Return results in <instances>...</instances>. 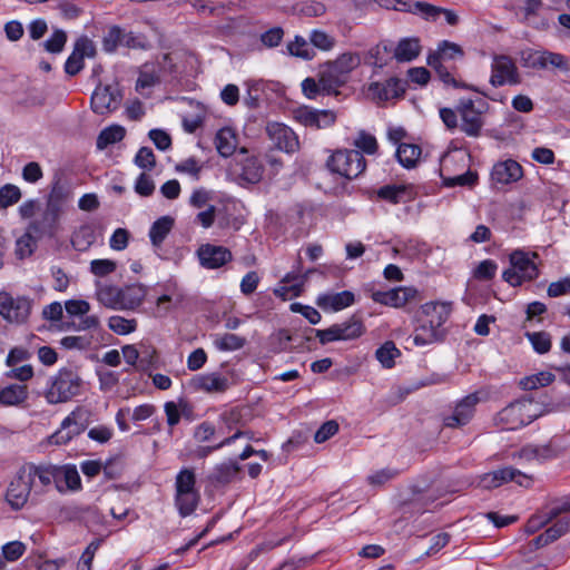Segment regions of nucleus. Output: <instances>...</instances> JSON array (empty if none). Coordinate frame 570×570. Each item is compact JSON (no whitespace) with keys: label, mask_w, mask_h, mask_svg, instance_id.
Wrapping results in <instances>:
<instances>
[{"label":"nucleus","mask_w":570,"mask_h":570,"mask_svg":"<svg viewBox=\"0 0 570 570\" xmlns=\"http://www.w3.org/2000/svg\"><path fill=\"white\" fill-rule=\"evenodd\" d=\"M28 396V387L24 384L0 387V404L3 406H19L27 401Z\"/></svg>","instance_id":"nucleus-36"},{"label":"nucleus","mask_w":570,"mask_h":570,"mask_svg":"<svg viewBox=\"0 0 570 570\" xmlns=\"http://www.w3.org/2000/svg\"><path fill=\"white\" fill-rule=\"evenodd\" d=\"M108 327L118 335H127L137 328V321L135 318L128 320L119 315H114L108 318Z\"/></svg>","instance_id":"nucleus-50"},{"label":"nucleus","mask_w":570,"mask_h":570,"mask_svg":"<svg viewBox=\"0 0 570 570\" xmlns=\"http://www.w3.org/2000/svg\"><path fill=\"white\" fill-rule=\"evenodd\" d=\"M53 469L52 484L59 493L78 492L82 489L81 479L75 464H53Z\"/></svg>","instance_id":"nucleus-24"},{"label":"nucleus","mask_w":570,"mask_h":570,"mask_svg":"<svg viewBox=\"0 0 570 570\" xmlns=\"http://www.w3.org/2000/svg\"><path fill=\"white\" fill-rule=\"evenodd\" d=\"M195 389L207 393H224L229 387V380L217 372L202 374L193 379Z\"/></svg>","instance_id":"nucleus-32"},{"label":"nucleus","mask_w":570,"mask_h":570,"mask_svg":"<svg viewBox=\"0 0 570 570\" xmlns=\"http://www.w3.org/2000/svg\"><path fill=\"white\" fill-rule=\"evenodd\" d=\"M490 83L498 88L505 85L515 86L522 79L514 60L507 55H495L491 63Z\"/></svg>","instance_id":"nucleus-14"},{"label":"nucleus","mask_w":570,"mask_h":570,"mask_svg":"<svg viewBox=\"0 0 570 570\" xmlns=\"http://www.w3.org/2000/svg\"><path fill=\"white\" fill-rule=\"evenodd\" d=\"M451 312L450 303L429 302L422 305L424 318L440 330H443V325L449 320Z\"/></svg>","instance_id":"nucleus-33"},{"label":"nucleus","mask_w":570,"mask_h":570,"mask_svg":"<svg viewBox=\"0 0 570 570\" xmlns=\"http://www.w3.org/2000/svg\"><path fill=\"white\" fill-rule=\"evenodd\" d=\"M510 481L525 488L530 487L532 482L530 476L510 466L489 472L482 478L485 488H499Z\"/></svg>","instance_id":"nucleus-25"},{"label":"nucleus","mask_w":570,"mask_h":570,"mask_svg":"<svg viewBox=\"0 0 570 570\" xmlns=\"http://www.w3.org/2000/svg\"><path fill=\"white\" fill-rule=\"evenodd\" d=\"M539 255L537 253H529L521 249H515L510 254L511 267L505 269L502 278L511 286H520L523 282H530L539 276V268L535 259Z\"/></svg>","instance_id":"nucleus-6"},{"label":"nucleus","mask_w":570,"mask_h":570,"mask_svg":"<svg viewBox=\"0 0 570 570\" xmlns=\"http://www.w3.org/2000/svg\"><path fill=\"white\" fill-rule=\"evenodd\" d=\"M287 50L292 56L303 59H312L314 56V51L307 40L301 36H296L295 39L287 45Z\"/></svg>","instance_id":"nucleus-54"},{"label":"nucleus","mask_w":570,"mask_h":570,"mask_svg":"<svg viewBox=\"0 0 570 570\" xmlns=\"http://www.w3.org/2000/svg\"><path fill=\"white\" fill-rule=\"evenodd\" d=\"M463 58L464 50L460 45L442 40L439 42L436 50L429 55L428 65L435 70L438 78L445 87L472 90L485 95L476 87L461 79L460 70L455 62L458 60L462 61Z\"/></svg>","instance_id":"nucleus-1"},{"label":"nucleus","mask_w":570,"mask_h":570,"mask_svg":"<svg viewBox=\"0 0 570 570\" xmlns=\"http://www.w3.org/2000/svg\"><path fill=\"white\" fill-rule=\"evenodd\" d=\"M360 63V56L352 52L342 53L334 61H328L322 68L323 86L337 92V88L346 82L348 73Z\"/></svg>","instance_id":"nucleus-9"},{"label":"nucleus","mask_w":570,"mask_h":570,"mask_svg":"<svg viewBox=\"0 0 570 570\" xmlns=\"http://www.w3.org/2000/svg\"><path fill=\"white\" fill-rule=\"evenodd\" d=\"M91 411L85 406H77L63 419L59 430L48 439L50 444L65 445L75 436L81 434L91 422Z\"/></svg>","instance_id":"nucleus-8"},{"label":"nucleus","mask_w":570,"mask_h":570,"mask_svg":"<svg viewBox=\"0 0 570 570\" xmlns=\"http://www.w3.org/2000/svg\"><path fill=\"white\" fill-rule=\"evenodd\" d=\"M124 37V29L118 26H112L108 29L102 38V48L106 52H115L121 46Z\"/></svg>","instance_id":"nucleus-51"},{"label":"nucleus","mask_w":570,"mask_h":570,"mask_svg":"<svg viewBox=\"0 0 570 570\" xmlns=\"http://www.w3.org/2000/svg\"><path fill=\"white\" fill-rule=\"evenodd\" d=\"M406 91V82L399 78H390L383 82H373L368 87V92L377 101H387L399 99Z\"/></svg>","instance_id":"nucleus-27"},{"label":"nucleus","mask_w":570,"mask_h":570,"mask_svg":"<svg viewBox=\"0 0 570 570\" xmlns=\"http://www.w3.org/2000/svg\"><path fill=\"white\" fill-rule=\"evenodd\" d=\"M96 242V229L92 224H83L71 236V245L78 252L87 250Z\"/></svg>","instance_id":"nucleus-40"},{"label":"nucleus","mask_w":570,"mask_h":570,"mask_svg":"<svg viewBox=\"0 0 570 570\" xmlns=\"http://www.w3.org/2000/svg\"><path fill=\"white\" fill-rule=\"evenodd\" d=\"M535 352L548 353L551 348V336L547 332H534L527 334Z\"/></svg>","instance_id":"nucleus-58"},{"label":"nucleus","mask_w":570,"mask_h":570,"mask_svg":"<svg viewBox=\"0 0 570 570\" xmlns=\"http://www.w3.org/2000/svg\"><path fill=\"white\" fill-rule=\"evenodd\" d=\"M121 101V96L116 87L99 85L91 96V108L98 115H106L116 110Z\"/></svg>","instance_id":"nucleus-23"},{"label":"nucleus","mask_w":570,"mask_h":570,"mask_svg":"<svg viewBox=\"0 0 570 570\" xmlns=\"http://www.w3.org/2000/svg\"><path fill=\"white\" fill-rule=\"evenodd\" d=\"M140 360H139V365H140V368L146 371L153 366H155L158 362V355H157V350L150 345V344H145V343H141L140 344Z\"/></svg>","instance_id":"nucleus-60"},{"label":"nucleus","mask_w":570,"mask_h":570,"mask_svg":"<svg viewBox=\"0 0 570 570\" xmlns=\"http://www.w3.org/2000/svg\"><path fill=\"white\" fill-rule=\"evenodd\" d=\"M23 475L29 481L33 491V497H40L48 492L55 480V469L52 463H26L20 466Z\"/></svg>","instance_id":"nucleus-15"},{"label":"nucleus","mask_w":570,"mask_h":570,"mask_svg":"<svg viewBox=\"0 0 570 570\" xmlns=\"http://www.w3.org/2000/svg\"><path fill=\"white\" fill-rule=\"evenodd\" d=\"M83 384L77 371L62 367L49 379L43 395L49 404L67 403L82 393Z\"/></svg>","instance_id":"nucleus-2"},{"label":"nucleus","mask_w":570,"mask_h":570,"mask_svg":"<svg viewBox=\"0 0 570 570\" xmlns=\"http://www.w3.org/2000/svg\"><path fill=\"white\" fill-rule=\"evenodd\" d=\"M239 471L240 466L236 462H223L213 469L212 473L208 475V480L214 485H226L237 478Z\"/></svg>","instance_id":"nucleus-34"},{"label":"nucleus","mask_w":570,"mask_h":570,"mask_svg":"<svg viewBox=\"0 0 570 570\" xmlns=\"http://www.w3.org/2000/svg\"><path fill=\"white\" fill-rule=\"evenodd\" d=\"M533 65L539 66L540 69H546L550 66L564 71L569 70L568 58L562 53L549 50L540 51V58Z\"/></svg>","instance_id":"nucleus-45"},{"label":"nucleus","mask_w":570,"mask_h":570,"mask_svg":"<svg viewBox=\"0 0 570 570\" xmlns=\"http://www.w3.org/2000/svg\"><path fill=\"white\" fill-rule=\"evenodd\" d=\"M245 434H247V433L240 432V430H239L236 433H234L233 435L225 438L223 441H220L219 443H217L215 445L199 446L195 450V456L198 459H204V458L208 456L209 454H212L214 451H217L226 445H230L236 440H238L242 435H245Z\"/></svg>","instance_id":"nucleus-56"},{"label":"nucleus","mask_w":570,"mask_h":570,"mask_svg":"<svg viewBox=\"0 0 570 570\" xmlns=\"http://www.w3.org/2000/svg\"><path fill=\"white\" fill-rule=\"evenodd\" d=\"M444 334V330L438 328L429 323L426 318H423L414 331L413 342L417 346H424L441 341Z\"/></svg>","instance_id":"nucleus-35"},{"label":"nucleus","mask_w":570,"mask_h":570,"mask_svg":"<svg viewBox=\"0 0 570 570\" xmlns=\"http://www.w3.org/2000/svg\"><path fill=\"white\" fill-rule=\"evenodd\" d=\"M522 176V166L513 159L497 163L491 171L492 180L501 185L515 183L520 180Z\"/></svg>","instance_id":"nucleus-28"},{"label":"nucleus","mask_w":570,"mask_h":570,"mask_svg":"<svg viewBox=\"0 0 570 570\" xmlns=\"http://www.w3.org/2000/svg\"><path fill=\"white\" fill-rule=\"evenodd\" d=\"M542 415L539 404L530 399L510 403L497 413L495 425L507 431H514L533 422Z\"/></svg>","instance_id":"nucleus-3"},{"label":"nucleus","mask_w":570,"mask_h":570,"mask_svg":"<svg viewBox=\"0 0 570 570\" xmlns=\"http://www.w3.org/2000/svg\"><path fill=\"white\" fill-rule=\"evenodd\" d=\"M35 233L27 229L26 234L18 238L16 243V255L19 258L30 256L33 252Z\"/></svg>","instance_id":"nucleus-59"},{"label":"nucleus","mask_w":570,"mask_h":570,"mask_svg":"<svg viewBox=\"0 0 570 570\" xmlns=\"http://www.w3.org/2000/svg\"><path fill=\"white\" fill-rule=\"evenodd\" d=\"M58 198L59 193L56 185L48 197L47 208L41 215V218L35 219L28 225V230L33 232L36 238L53 233L60 215V208L57 202Z\"/></svg>","instance_id":"nucleus-17"},{"label":"nucleus","mask_w":570,"mask_h":570,"mask_svg":"<svg viewBox=\"0 0 570 570\" xmlns=\"http://www.w3.org/2000/svg\"><path fill=\"white\" fill-rule=\"evenodd\" d=\"M554 377L556 376L551 372L543 371L522 379L520 381V385L527 391L535 390L538 387L550 385L554 381Z\"/></svg>","instance_id":"nucleus-49"},{"label":"nucleus","mask_w":570,"mask_h":570,"mask_svg":"<svg viewBox=\"0 0 570 570\" xmlns=\"http://www.w3.org/2000/svg\"><path fill=\"white\" fill-rule=\"evenodd\" d=\"M213 345L220 352H233L246 345V338L232 333H217L212 335Z\"/></svg>","instance_id":"nucleus-41"},{"label":"nucleus","mask_w":570,"mask_h":570,"mask_svg":"<svg viewBox=\"0 0 570 570\" xmlns=\"http://www.w3.org/2000/svg\"><path fill=\"white\" fill-rule=\"evenodd\" d=\"M21 198L20 188L12 184H7L0 188V209L8 208L17 204Z\"/></svg>","instance_id":"nucleus-55"},{"label":"nucleus","mask_w":570,"mask_h":570,"mask_svg":"<svg viewBox=\"0 0 570 570\" xmlns=\"http://www.w3.org/2000/svg\"><path fill=\"white\" fill-rule=\"evenodd\" d=\"M266 134L274 147L287 154H294L299 149L298 136L295 131L282 122H268Z\"/></svg>","instance_id":"nucleus-18"},{"label":"nucleus","mask_w":570,"mask_h":570,"mask_svg":"<svg viewBox=\"0 0 570 570\" xmlns=\"http://www.w3.org/2000/svg\"><path fill=\"white\" fill-rule=\"evenodd\" d=\"M96 53V47L94 42L87 38L81 37L79 38L76 43L73 51L68 57L65 63V71L69 76H76L79 73L83 68V59L85 57H94Z\"/></svg>","instance_id":"nucleus-26"},{"label":"nucleus","mask_w":570,"mask_h":570,"mask_svg":"<svg viewBox=\"0 0 570 570\" xmlns=\"http://www.w3.org/2000/svg\"><path fill=\"white\" fill-rule=\"evenodd\" d=\"M399 356H401V352L392 341L385 342L375 352L376 360L385 368H392L395 365V358Z\"/></svg>","instance_id":"nucleus-47"},{"label":"nucleus","mask_w":570,"mask_h":570,"mask_svg":"<svg viewBox=\"0 0 570 570\" xmlns=\"http://www.w3.org/2000/svg\"><path fill=\"white\" fill-rule=\"evenodd\" d=\"M32 307L33 299L29 296H13L9 292H0V316L8 323H26L31 314Z\"/></svg>","instance_id":"nucleus-10"},{"label":"nucleus","mask_w":570,"mask_h":570,"mask_svg":"<svg viewBox=\"0 0 570 570\" xmlns=\"http://www.w3.org/2000/svg\"><path fill=\"white\" fill-rule=\"evenodd\" d=\"M116 268L117 264L111 259H94L90 263V272L98 277L107 276L114 273Z\"/></svg>","instance_id":"nucleus-64"},{"label":"nucleus","mask_w":570,"mask_h":570,"mask_svg":"<svg viewBox=\"0 0 570 570\" xmlns=\"http://www.w3.org/2000/svg\"><path fill=\"white\" fill-rule=\"evenodd\" d=\"M232 171L242 186L257 184L263 177L264 166L257 156L249 154L245 148H240L234 158Z\"/></svg>","instance_id":"nucleus-12"},{"label":"nucleus","mask_w":570,"mask_h":570,"mask_svg":"<svg viewBox=\"0 0 570 570\" xmlns=\"http://www.w3.org/2000/svg\"><path fill=\"white\" fill-rule=\"evenodd\" d=\"M355 302V295L351 291H343L340 293H324L320 294L316 298V304L323 311L338 312Z\"/></svg>","instance_id":"nucleus-31"},{"label":"nucleus","mask_w":570,"mask_h":570,"mask_svg":"<svg viewBox=\"0 0 570 570\" xmlns=\"http://www.w3.org/2000/svg\"><path fill=\"white\" fill-rule=\"evenodd\" d=\"M570 512V502H562L547 508L544 511L532 515L525 523V532L533 534L546 524L553 521L561 513Z\"/></svg>","instance_id":"nucleus-29"},{"label":"nucleus","mask_w":570,"mask_h":570,"mask_svg":"<svg viewBox=\"0 0 570 570\" xmlns=\"http://www.w3.org/2000/svg\"><path fill=\"white\" fill-rule=\"evenodd\" d=\"M67 42V35L63 30H56L49 39L43 42L48 52L59 53L63 50Z\"/></svg>","instance_id":"nucleus-61"},{"label":"nucleus","mask_w":570,"mask_h":570,"mask_svg":"<svg viewBox=\"0 0 570 570\" xmlns=\"http://www.w3.org/2000/svg\"><path fill=\"white\" fill-rule=\"evenodd\" d=\"M354 147L356 150L367 155H374L377 151L379 145L376 138L365 131H361L354 140Z\"/></svg>","instance_id":"nucleus-52"},{"label":"nucleus","mask_w":570,"mask_h":570,"mask_svg":"<svg viewBox=\"0 0 570 570\" xmlns=\"http://www.w3.org/2000/svg\"><path fill=\"white\" fill-rule=\"evenodd\" d=\"M97 299L107 308L122 309L120 287L115 285H104L97 291Z\"/></svg>","instance_id":"nucleus-44"},{"label":"nucleus","mask_w":570,"mask_h":570,"mask_svg":"<svg viewBox=\"0 0 570 570\" xmlns=\"http://www.w3.org/2000/svg\"><path fill=\"white\" fill-rule=\"evenodd\" d=\"M302 90L304 95L309 98L314 99L318 94H336L334 89H327L326 86H323V71H320L318 80L316 81L313 78H306L302 82Z\"/></svg>","instance_id":"nucleus-48"},{"label":"nucleus","mask_w":570,"mask_h":570,"mask_svg":"<svg viewBox=\"0 0 570 570\" xmlns=\"http://www.w3.org/2000/svg\"><path fill=\"white\" fill-rule=\"evenodd\" d=\"M498 271V264L492 259H484L473 271V277L478 281H491Z\"/></svg>","instance_id":"nucleus-57"},{"label":"nucleus","mask_w":570,"mask_h":570,"mask_svg":"<svg viewBox=\"0 0 570 570\" xmlns=\"http://www.w3.org/2000/svg\"><path fill=\"white\" fill-rule=\"evenodd\" d=\"M312 272L313 269H308L305 273H302V261L299 258L295 268L287 273L281 279L278 286L274 288V295L282 298L283 301L301 296Z\"/></svg>","instance_id":"nucleus-16"},{"label":"nucleus","mask_w":570,"mask_h":570,"mask_svg":"<svg viewBox=\"0 0 570 570\" xmlns=\"http://www.w3.org/2000/svg\"><path fill=\"white\" fill-rule=\"evenodd\" d=\"M175 72V63L169 53H165L156 61L145 62L139 69V76L136 82V89L142 90L151 88L167 76Z\"/></svg>","instance_id":"nucleus-13"},{"label":"nucleus","mask_w":570,"mask_h":570,"mask_svg":"<svg viewBox=\"0 0 570 570\" xmlns=\"http://www.w3.org/2000/svg\"><path fill=\"white\" fill-rule=\"evenodd\" d=\"M237 136L230 127L219 129L215 137V146L222 157L232 156L237 148Z\"/></svg>","instance_id":"nucleus-37"},{"label":"nucleus","mask_w":570,"mask_h":570,"mask_svg":"<svg viewBox=\"0 0 570 570\" xmlns=\"http://www.w3.org/2000/svg\"><path fill=\"white\" fill-rule=\"evenodd\" d=\"M441 7L424 1L414 2L413 14L420 16L422 19L435 22L440 19Z\"/></svg>","instance_id":"nucleus-53"},{"label":"nucleus","mask_w":570,"mask_h":570,"mask_svg":"<svg viewBox=\"0 0 570 570\" xmlns=\"http://www.w3.org/2000/svg\"><path fill=\"white\" fill-rule=\"evenodd\" d=\"M421 45L419 38L401 39L394 49V58L399 62L412 61L419 57Z\"/></svg>","instance_id":"nucleus-38"},{"label":"nucleus","mask_w":570,"mask_h":570,"mask_svg":"<svg viewBox=\"0 0 570 570\" xmlns=\"http://www.w3.org/2000/svg\"><path fill=\"white\" fill-rule=\"evenodd\" d=\"M125 135L126 129L122 126L111 125L100 131L96 140V146L99 150H104L108 146L121 141Z\"/></svg>","instance_id":"nucleus-43"},{"label":"nucleus","mask_w":570,"mask_h":570,"mask_svg":"<svg viewBox=\"0 0 570 570\" xmlns=\"http://www.w3.org/2000/svg\"><path fill=\"white\" fill-rule=\"evenodd\" d=\"M146 288L140 284H132L120 287V297L122 309H134L145 299Z\"/></svg>","instance_id":"nucleus-39"},{"label":"nucleus","mask_w":570,"mask_h":570,"mask_svg":"<svg viewBox=\"0 0 570 570\" xmlns=\"http://www.w3.org/2000/svg\"><path fill=\"white\" fill-rule=\"evenodd\" d=\"M175 507L180 517L186 518L195 512L200 493L196 488V474L191 468H183L175 478Z\"/></svg>","instance_id":"nucleus-4"},{"label":"nucleus","mask_w":570,"mask_h":570,"mask_svg":"<svg viewBox=\"0 0 570 570\" xmlns=\"http://www.w3.org/2000/svg\"><path fill=\"white\" fill-rule=\"evenodd\" d=\"M196 255L200 266L206 269L220 268L233 259V254L227 247L209 243L200 245Z\"/></svg>","instance_id":"nucleus-22"},{"label":"nucleus","mask_w":570,"mask_h":570,"mask_svg":"<svg viewBox=\"0 0 570 570\" xmlns=\"http://www.w3.org/2000/svg\"><path fill=\"white\" fill-rule=\"evenodd\" d=\"M174 223L175 220L170 216H163L154 222L149 229V238L154 246L158 247L163 244L167 235L173 229Z\"/></svg>","instance_id":"nucleus-42"},{"label":"nucleus","mask_w":570,"mask_h":570,"mask_svg":"<svg viewBox=\"0 0 570 570\" xmlns=\"http://www.w3.org/2000/svg\"><path fill=\"white\" fill-rule=\"evenodd\" d=\"M366 328L362 318L352 315L342 323H336L325 330H316V337L320 343L325 345L335 341H352L361 337Z\"/></svg>","instance_id":"nucleus-11"},{"label":"nucleus","mask_w":570,"mask_h":570,"mask_svg":"<svg viewBox=\"0 0 570 570\" xmlns=\"http://www.w3.org/2000/svg\"><path fill=\"white\" fill-rule=\"evenodd\" d=\"M489 105L480 99L474 101L470 98H462L458 101L456 109L460 116V130L469 137H479L484 126V114Z\"/></svg>","instance_id":"nucleus-7"},{"label":"nucleus","mask_w":570,"mask_h":570,"mask_svg":"<svg viewBox=\"0 0 570 570\" xmlns=\"http://www.w3.org/2000/svg\"><path fill=\"white\" fill-rule=\"evenodd\" d=\"M134 163L142 169L151 170L156 165V157L149 147H141L134 159Z\"/></svg>","instance_id":"nucleus-63"},{"label":"nucleus","mask_w":570,"mask_h":570,"mask_svg":"<svg viewBox=\"0 0 570 570\" xmlns=\"http://www.w3.org/2000/svg\"><path fill=\"white\" fill-rule=\"evenodd\" d=\"M421 147L414 144H400L396 149V158L405 168H412L416 165L421 156Z\"/></svg>","instance_id":"nucleus-46"},{"label":"nucleus","mask_w":570,"mask_h":570,"mask_svg":"<svg viewBox=\"0 0 570 570\" xmlns=\"http://www.w3.org/2000/svg\"><path fill=\"white\" fill-rule=\"evenodd\" d=\"M326 168L348 180L360 177L366 169V160L356 149H336L326 160Z\"/></svg>","instance_id":"nucleus-5"},{"label":"nucleus","mask_w":570,"mask_h":570,"mask_svg":"<svg viewBox=\"0 0 570 570\" xmlns=\"http://www.w3.org/2000/svg\"><path fill=\"white\" fill-rule=\"evenodd\" d=\"M377 198L391 204L406 203L415 197L414 187L411 184L385 185L377 189Z\"/></svg>","instance_id":"nucleus-30"},{"label":"nucleus","mask_w":570,"mask_h":570,"mask_svg":"<svg viewBox=\"0 0 570 570\" xmlns=\"http://www.w3.org/2000/svg\"><path fill=\"white\" fill-rule=\"evenodd\" d=\"M371 298L379 304L395 308L419 299V291L413 286H400L390 291H375Z\"/></svg>","instance_id":"nucleus-19"},{"label":"nucleus","mask_w":570,"mask_h":570,"mask_svg":"<svg viewBox=\"0 0 570 570\" xmlns=\"http://www.w3.org/2000/svg\"><path fill=\"white\" fill-rule=\"evenodd\" d=\"M480 400L479 392L464 396L456 403L453 413L444 416V426L455 429L466 425L472 420Z\"/></svg>","instance_id":"nucleus-21"},{"label":"nucleus","mask_w":570,"mask_h":570,"mask_svg":"<svg viewBox=\"0 0 570 570\" xmlns=\"http://www.w3.org/2000/svg\"><path fill=\"white\" fill-rule=\"evenodd\" d=\"M60 344L66 350H78L85 351L88 350L91 345L90 336H65L61 338Z\"/></svg>","instance_id":"nucleus-62"},{"label":"nucleus","mask_w":570,"mask_h":570,"mask_svg":"<svg viewBox=\"0 0 570 570\" xmlns=\"http://www.w3.org/2000/svg\"><path fill=\"white\" fill-rule=\"evenodd\" d=\"M30 497H33L32 488L23 475L21 468H19L16 475L8 484L6 501L12 510L18 511L27 504Z\"/></svg>","instance_id":"nucleus-20"}]
</instances>
